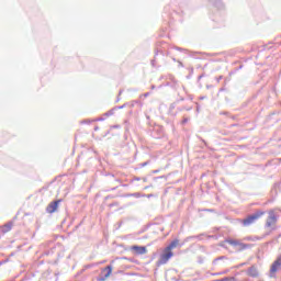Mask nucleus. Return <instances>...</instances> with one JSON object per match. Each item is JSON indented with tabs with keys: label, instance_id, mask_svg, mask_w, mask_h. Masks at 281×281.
<instances>
[{
	"label": "nucleus",
	"instance_id": "8",
	"mask_svg": "<svg viewBox=\"0 0 281 281\" xmlns=\"http://www.w3.org/2000/svg\"><path fill=\"white\" fill-rule=\"evenodd\" d=\"M14 224L12 222H9L2 226H0V234H8V232H12V227Z\"/></svg>",
	"mask_w": 281,
	"mask_h": 281
},
{
	"label": "nucleus",
	"instance_id": "7",
	"mask_svg": "<svg viewBox=\"0 0 281 281\" xmlns=\"http://www.w3.org/2000/svg\"><path fill=\"white\" fill-rule=\"evenodd\" d=\"M225 243L232 245V247H239V249H245V245L238 239H226Z\"/></svg>",
	"mask_w": 281,
	"mask_h": 281
},
{
	"label": "nucleus",
	"instance_id": "11",
	"mask_svg": "<svg viewBox=\"0 0 281 281\" xmlns=\"http://www.w3.org/2000/svg\"><path fill=\"white\" fill-rule=\"evenodd\" d=\"M249 276H252V277H256L258 276V270H256V268H250L249 271H248Z\"/></svg>",
	"mask_w": 281,
	"mask_h": 281
},
{
	"label": "nucleus",
	"instance_id": "5",
	"mask_svg": "<svg viewBox=\"0 0 281 281\" xmlns=\"http://www.w3.org/2000/svg\"><path fill=\"white\" fill-rule=\"evenodd\" d=\"M280 269H281V255L271 265L270 273L271 274L278 273V271H280Z\"/></svg>",
	"mask_w": 281,
	"mask_h": 281
},
{
	"label": "nucleus",
	"instance_id": "10",
	"mask_svg": "<svg viewBox=\"0 0 281 281\" xmlns=\"http://www.w3.org/2000/svg\"><path fill=\"white\" fill-rule=\"evenodd\" d=\"M105 271H106V273H105ZM102 272L105 273V274H104V278H105V279H106V278H110V277H111V273H113V267L108 266V267H105V268L102 270Z\"/></svg>",
	"mask_w": 281,
	"mask_h": 281
},
{
	"label": "nucleus",
	"instance_id": "6",
	"mask_svg": "<svg viewBox=\"0 0 281 281\" xmlns=\"http://www.w3.org/2000/svg\"><path fill=\"white\" fill-rule=\"evenodd\" d=\"M276 223H278V217H276V214L273 212L269 213V216L266 221V227H273L276 225Z\"/></svg>",
	"mask_w": 281,
	"mask_h": 281
},
{
	"label": "nucleus",
	"instance_id": "2",
	"mask_svg": "<svg viewBox=\"0 0 281 281\" xmlns=\"http://www.w3.org/2000/svg\"><path fill=\"white\" fill-rule=\"evenodd\" d=\"M172 256H175V252L168 248H165L157 262L158 267H161V265H167L168 260H170Z\"/></svg>",
	"mask_w": 281,
	"mask_h": 281
},
{
	"label": "nucleus",
	"instance_id": "9",
	"mask_svg": "<svg viewBox=\"0 0 281 281\" xmlns=\"http://www.w3.org/2000/svg\"><path fill=\"white\" fill-rule=\"evenodd\" d=\"M179 245V239H175L173 241H171L166 249H168L169 251H172V249H177V246Z\"/></svg>",
	"mask_w": 281,
	"mask_h": 281
},
{
	"label": "nucleus",
	"instance_id": "4",
	"mask_svg": "<svg viewBox=\"0 0 281 281\" xmlns=\"http://www.w3.org/2000/svg\"><path fill=\"white\" fill-rule=\"evenodd\" d=\"M131 251H133L135 256H144V254H148L146 246H132Z\"/></svg>",
	"mask_w": 281,
	"mask_h": 281
},
{
	"label": "nucleus",
	"instance_id": "12",
	"mask_svg": "<svg viewBox=\"0 0 281 281\" xmlns=\"http://www.w3.org/2000/svg\"><path fill=\"white\" fill-rule=\"evenodd\" d=\"M94 131H100V127L99 126L94 127Z\"/></svg>",
	"mask_w": 281,
	"mask_h": 281
},
{
	"label": "nucleus",
	"instance_id": "3",
	"mask_svg": "<svg viewBox=\"0 0 281 281\" xmlns=\"http://www.w3.org/2000/svg\"><path fill=\"white\" fill-rule=\"evenodd\" d=\"M63 202V200H56L50 202L47 207H46V212L47 214H54V212H56L58 210V205Z\"/></svg>",
	"mask_w": 281,
	"mask_h": 281
},
{
	"label": "nucleus",
	"instance_id": "1",
	"mask_svg": "<svg viewBox=\"0 0 281 281\" xmlns=\"http://www.w3.org/2000/svg\"><path fill=\"white\" fill-rule=\"evenodd\" d=\"M263 211H257L256 213L247 216L246 218L243 220V225L244 227H249V225H254L258 218H261V216H265Z\"/></svg>",
	"mask_w": 281,
	"mask_h": 281
}]
</instances>
